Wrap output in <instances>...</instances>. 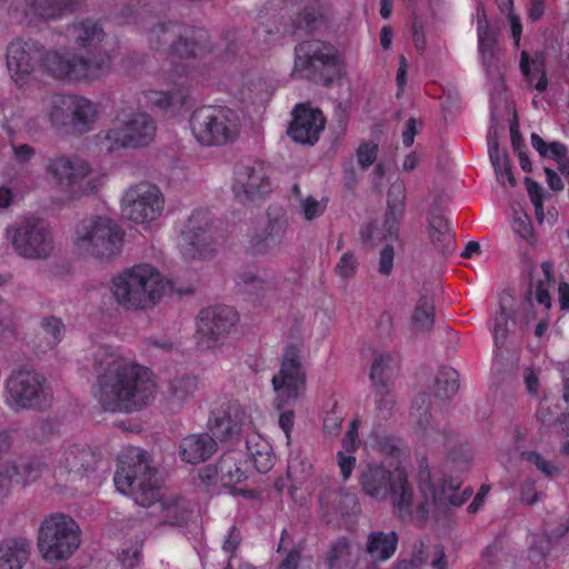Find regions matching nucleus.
Segmentation results:
<instances>
[{
  "instance_id": "1",
  "label": "nucleus",
  "mask_w": 569,
  "mask_h": 569,
  "mask_svg": "<svg viewBox=\"0 0 569 569\" xmlns=\"http://www.w3.org/2000/svg\"><path fill=\"white\" fill-rule=\"evenodd\" d=\"M97 372V399L103 410L132 412L147 407L154 398L151 371L102 346L93 355Z\"/></svg>"
},
{
  "instance_id": "2",
  "label": "nucleus",
  "mask_w": 569,
  "mask_h": 569,
  "mask_svg": "<svg viewBox=\"0 0 569 569\" xmlns=\"http://www.w3.org/2000/svg\"><path fill=\"white\" fill-rule=\"evenodd\" d=\"M418 486L422 499L413 507V489L408 482L407 473L403 470H397L389 493L397 516L402 522L423 526L429 519L431 502L459 507L473 492L470 487L460 491L461 480L451 476H443L437 486L432 480L426 457L419 460Z\"/></svg>"
},
{
  "instance_id": "3",
  "label": "nucleus",
  "mask_w": 569,
  "mask_h": 569,
  "mask_svg": "<svg viewBox=\"0 0 569 569\" xmlns=\"http://www.w3.org/2000/svg\"><path fill=\"white\" fill-rule=\"evenodd\" d=\"M166 289L160 272L150 264H138L112 278L110 291L126 310H142L156 305Z\"/></svg>"
},
{
  "instance_id": "4",
  "label": "nucleus",
  "mask_w": 569,
  "mask_h": 569,
  "mask_svg": "<svg viewBox=\"0 0 569 569\" xmlns=\"http://www.w3.org/2000/svg\"><path fill=\"white\" fill-rule=\"evenodd\" d=\"M156 473L147 452L130 447L118 458L114 485L119 491L130 495L136 503L148 506L159 496Z\"/></svg>"
},
{
  "instance_id": "5",
  "label": "nucleus",
  "mask_w": 569,
  "mask_h": 569,
  "mask_svg": "<svg viewBox=\"0 0 569 569\" xmlns=\"http://www.w3.org/2000/svg\"><path fill=\"white\" fill-rule=\"evenodd\" d=\"M345 73V62L330 43L311 39L295 47L291 76L328 86Z\"/></svg>"
},
{
  "instance_id": "6",
  "label": "nucleus",
  "mask_w": 569,
  "mask_h": 569,
  "mask_svg": "<svg viewBox=\"0 0 569 569\" xmlns=\"http://www.w3.org/2000/svg\"><path fill=\"white\" fill-rule=\"evenodd\" d=\"M123 236L114 220L90 217L77 224L72 242L80 256L109 261L121 252Z\"/></svg>"
},
{
  "instance_id": "7",
  "label": "nucleus",
  "mask_w": 569,
  "mask_h": 569,
  "mask_svg": "<svg viewBox=\"0 0 569 569\" xmlns=\"http://www.w3.org/2000/svg\"><path fill=\"white\" fill-rule=\"evenodd\" d=\"M189 122L196 140L206 147L232 143L239 138L242 127L239 114L221 106H203L196 109Z\"/></svg>"
},
{
  "instance_id": "8",
  "label": "nucleus",
  "mask_w": 569,
  "mask_h": 569,
  "mask_svg": "<svg viewBox=\"0 0 569 569\" xmlns=\"http://www.w3.org/2000/svg\"><path fill=\"white\" fill-rule=\"evenodd\" d=\"M50 398L46 377L34 369L14 370L6 381V403L16 412L42 410L49 406Z\"/></svg>"
},
{
  "instance_id": "9",
  "label": "nucleus",
  "mask_w": 569,
  "mask_h": 569,
  "mask_svg": "<svg viewBox=\"0 0 569 569\" xmlns=\"http://www.w3.org/2000/svg\"><path fill=\"white\" fill-rule=\"evenodd\" d=\"M157 124L150 114L136 112L96 137L101 151L112 153L122 149H139L148 146L154 138Z\"/></svg>"
},
{
  "instance_id": "10",
  "label": "nucleus",
  "mask_w": 569,
  "mask_h": 569,
  "mask_svg": "<svg viewBox=\"0 0 569 569\" xmlns=\"http://www.w3.org/2000/svg\"><path fill=\"white\" fill-rule=\"evenodd\" d=\"M80 546L79 527L64 515L46 518L39 529L38 547L48 561L68 559Z\"/></svg>"
},
{
  "instance_id": "11",
  "label": "nucleus",
  "mask_w": 569,
  "mask_h": 569,
  "mask_svg": "<svg viewBox=\"0 0 569 569\" xmlns=\"http://www.w3.org/2000/svg\"><path fill=\"white\" fill-rule=\"evenodd\" d=\"M272 387L276 393L274 405L278 409L298 400L306 391V373L301 363V345L286 346L280 369L272 377Z\"/></svg>"
},
{
  "instance_id": "12",
  "label": "nucleus",
  "mask_w": 569,
  "mask_h": 569,
  "mask_svg": "<svg viewBox=\"0 0 569 569\" xmlns=\"http://www.w3.org/2000/svg\"><path fill=\"white\" fill-rule=\"evenodd\" d=\"M14 251L27 259H47L54 250L52 232L37 218H27L7 229Z\"/></svg>"
},
{
  "instance_id": "13",
  "label": "nucleus",
  "mask_w": 569,
  "mask_h": 569,
  "mask_svg": "<svg viewBox=\"0 0 569 569\" xmlns=\"http://www.w3.org/2000/svg\"><path fill=\"white\" fill-rule=\"evenodd\" d=\"M411 417L415 419L413 431L417 438L426 445L442 446L449 451V458L457 460L455 446L461 445L459 435L453 433L447 426L440 428L430 411V395L419 393L412 401Z\"/></svg>"
},
{
  "instance_id": "14",
  "label": "nucleus",
  "mask_w": 569,
  "mask_h": 569,
  "mask_svg": "<svg viewBox=\"0 0 569 569\" xmlns=\"http://www.w3.org/2000/svg\"><path fill=\"white\" fill-rule=\"evenodd\" d=\"M400 222L396 218L383 216L366 222L360 230V240L371 249L379 250L378 272L391 274L395 262V243L400 240Z\"/></svg>"
},
{
  "instance_id": "15",
  "label": "nucleus",
  "mask_w": 569,
  "mask_h": 569,
  "mask_svg": "<svg viewBox=\"0 0 569 569\" xmlns=\"http://www.w3.org/2000/svg\"><path fill=\"white\" fill-rule=\"evenodd\" d=\"M41 59L47 70L59 79L97 78L107 72L110 67V59L107 56L91 59L50 51Z\"/></svg>"
},
{
  "instance_id": "16",
  "label": "nucleus",
  "mask_w": 569,
  "mask_h": 569,
  "mask_svg": "<svg viewBox=\"0 0 569 569\" xmlns=\"http://www.w3.org/2000/svg\"><path fill=\"white\" fill-rule=\"evenodd\" d=\"M46 172L58 190L78 196L84 191L91 167L78 156L56 154L48 159Z\"/></svg>"
},
{
  "instance_id": "17",
  "label": "nucleus",
  "mask_w": 569,
  "mask_h": 569,
  "mask_svg": "<svg viewBox=\"0 0 569 569\" xmlns=\"http://www.w3.org/2000/svg\"><path fill=\"white\" fill-rule=\"evenodd\" d=\"M53 461L58 477L76 482L94 473L99 457L87 445L66 442L54 453Z\"/></svg>"
},
{
  "instance_id": "18",
  "label": "nucleus",
  "mask_w": 569,
  "mask_h": 569,
  "mask_svg": "<svg viewBox=\"0 0 569 569\" xmlns=\"http://www.w3.org/2000/svg\"><path fill=\"white\" fill-rule=\"evenodd\" d=\"M122 203L124 217L143 224L154 221L161 216L164 199L157 186L144 182L129 188Z\"/></svg>"
},
{
  "instance_id": "19",
  "label": "nucleus",
  "mask_w": 569,
  "mask_h": 569,
  "mask_svg": "<svg viewBox=\"0 0 569 569\" xmlns=\"http://www.w3.org/2000/svg\"><path fill=\"white\" fill-rule=\"evenodd\" d=\"M237 322L236 311L227 306L209 307L199 315L197 345L202 350L224 342Z\"/></svg>"
},
{
  "instance_id": "20",
  "label": "nucleus",
  "mask_w": 569,
  "mask_h": 569,
  "mask_svg": "<svg viewBox=\"0 0 569 569\" xmlns=\"http://www.w3.org/2000/svg\"><path fill=\"white\" fill-rule=\"evenodd\" d=\"M232 190L242 203L256 202L271 192V182L262 163L248 161L236 167Z\"/></svg>"
},
{
  "instance_id": "21",
  "label": "nucleus",
  "mask_w": 569,
  "mask_h": 569,
  "mask_svg": "<svg viewBox=\"0 0 569 569\" xmlns=\"http://www.w3.org/2000/svg\"><path fill=\"white\" fill-rule=\"evenodd\" d=\"M399 369V357L395 353H380L375 357L370 379L376 390V402L379 415H390L395 405L391 393L393 378Z\"/></svg>"
},
{
  "instance_id": "22",
  "label": "nucleus",
  "mask_w": 569,
  "mask_h": 569,
  "mask_svg": "<svg viewBox=\"0 0 569 569\" xmlns=\"http://www.w3.org/2000/svg\"><path fill=\"white\" fill-rule=\"evenodd\" d=\"M42 58L41 46L32 40L16 39L7 48V68L17 86H24Z\"/></svg>"
},
{
  "instance_id": "23",
  "label": "nucleus",
  "mask_w": 569,
  "mask_h": 569,
  "mask_svg": "<svg viewBox=\"0 0 569 569\" xmlns=\"http://www.w3.org/2000/svg\"><path fill=\"white\" fill-rule=\"evenodd\" d=\"M183 254L189 258L204 257L214 250L216 238L210 219L204 211H194L181 234Z\"/></svg>"
},
{
  "instance_id": "24",
  "label": "nucleus",
  "mask_w": 569,
  "mask_h": 569,
  "mask_svg": "<svg viewBox=\"0 0 569 569\" xmlns=\"http://www.w3.org/2000/svg\"><path fill=\"white\" fill-rule=\"evenodd\" d=\"M326 119L322 111L309 103H300L292 110L288 136L300 144H315L323 131Z\"/></svg>"
},
{
  "instance_id": "25",
  "label": "nucleus",
  "mask_w": 569,
  "mask_h": 569,
  "mask_svg": "<svg viewBox=\"0 0 569 569\" xmlns=\"http://www.w3.org/2000/svg\"><path fill=\"white\" fill-rule=\"evenodd\" d=\"M248 417L241 406L233 400L216 405L211 409L208 428L216 440H227L241 432Z\"/></svg>"
},
{
  "instance_id": "26",
  "label": "nucleus",
  "mask_w": 569,
  "mask_h": 569,
  "mask_svg": "<svg viewBox=\"0 0 569 569\" xmlns=\"http://www.w3.org/2000/svg\"><path fill=\"white\" fill-rule=\"evenodd\" d=\"M261 12L271 17L282 12L289 16L296 12L297 18L293 20V24L296 29L306 32L317 29L321 17L318 3L313 0H268Z\"/></svg>"
},
{
  "instance_id": "27",
  "label": "nucleus",
  "mask_w": 569,
  "mask_h": 569,
  "mask_svg": "<svg viewBox=\"0 0 569 569\" xmlns=\"http://www.w3.org/2000/svg\"><path fill=\"white\" fill-rule=\"evenodd\" d=\"M288 220L284 217L268 219L260 229L249 238V250L253 254H278L287 247Z\"/></svg>"
},
{
  "instance_id": "28",
  "label": "nucleus",
  "mask_w": 569,
  "mask_h": 569,
  "mask_svg": "<svg viewBox=\"0 0 569 569\" xmlns=\"http://www.w3.org/2000/svg\"><path fill=\"white\" fill-rule=\"evenodd\" d=\"M80 0H13L10 11L20 22L53 19L77 8Z\"/></svg>"
},
{
  "instance_id": "29",
  "label": "nucleus",
  "mask_w": 569,
  "mask_h": 569,
  "mask_svg": "<svg viewBox=\"0 0 569 569\" xmlns=\"http://www.w3.org/2000/svg\"><path fill=\"white\" fill-rule=\"evenodd\" d=\"M212 50L210 37L206 31L181 26L180 34L171 42L168 52L178 59H190Z\"/></svg>"
},
{
  "instance_id": "30",
  "label": "nucleus",
  "mask_w": 569,
  "mask_h": 569,
  "mask_svg": "<svg viewBox=\"0 0 569 569\" xmlns=\"http://www.w3.org/2000/svg\"><path fill=\"white\" fill-rule=\"evenodd\" d=\"M217 449V440L210 433H190L181 439L179 456L187 463L198 465L211 458Z\"/></svg>"
},
{
  "instance_id": "31",
  "label": "nucleus",
  "mask_w": 569,
  "mask_h": 569,
  "mask_svg": "<svg viewBox=\"0 0 569 569\" xmlns=\"http://www.w3.org/2000/svg\"><path fill=\"white\" fill-rule=\"evenodd\" d=\"M42 472L39 461L28 460L21 462L4 461L0 463V481L2 491L12 485L27 486L36 481Z\"/></svg>"
},
{
  "instance_id": "32",
  "label": "nucleus",
  "mask_w": 569,
  "mask_h": 569,
  "mask_svg": "<svg viewBox=\"0 0 569 569\" xmlns=\"http://www.w3.org/2000/svg\"><path fill=\"white\" fill-rule=\"evenodd\" d=\"M147 508H152L151 515L159 518V523L170 526H181L187 522L192 510L190 505L177 497L158 498Z\"/></svg>"
},
{
  "instance_id": "33",
  "label": "nucleus",
  "mask_w": 569,
  "mask_h": 569,
  "mask_svg": "<svg viewBox=\"0 0 569 569\" xmlns=\"http://www.w3.org/2000/svg\"><path fill=\"white\" fill-rule=\"evenodd\" d=\"M198 379L191 375L173 378L168 382L164 392L166 407L171 412H179L194 397Z\"/></svg>"
},
{
  "instance_id": "34",
  "label": "nucleus",
  "mask_w": 569,
  "mask_h": 569,
  "mask_svg": "<svg viewBox=\"0 0 569 569\" xmlns=\"http://www.w3.org/2000/svg\"><path fill=\"white\" fill-rule=\"evenodd\" d=\"M70 121L68 129L76 133H86L92 130L97 118V106L89 99L81 96H72L70 107Z\"/></svg>"
},
{
  "instance_id": "35",
  "label": "nucleus",
  "mask_w": 569,
  "mask_h": 569,
  "mask_svg": "<svg viewBox=\"0 0 569 569\" xmlns=\"http://www.w3.org/2000/svg\"><path fill=\"white\" fill-rule=\"evenodd\" d=\"M67 38L80 48L96 47L106 37L101 24L92 19H86L69 26Z\"/></svg>"
},
{
  "instance_id": "36",
  "label": "nucleus",
  "mask_w": 569,
  "mask_h": 569,
  "mask_svg": "<svg viewBox=\"0 0 569 569\" xmlns=\"http://www.w3.org/2000/svg\"><path fill=\"white\" fill-rule=\"evenodd\" d=\"M321 509L326 515L337 512L342 519L351 517L356 507V495L350 491L326 489L319 497Z\"/></svg>"
},
{
  "instance_id": "37",
  "label": "nucleus",
  "mask_w": 569,
  "mask_h": 569,
  "mask_svg": "<svg viewBox=\"0 0 569 569\" xmlns=\"http://www.w3.org/2000/svg\"><path fill=\"white\" fill-rule=\"evenodd\" d=\"M396 473L382 466L369 465L363 473L361 485L363 491L371 497H386L395 482Z\"/></svg>"
},
{
  "instance_id": "38",
  "label": "nucleus",
  "mask_w": 569,
  "mask_h": 569,
  "mask_svg": "<svg viewBox=\"0 0 569 569\" xmlns=\"http://www.w3.org/2000/svg\"><path fill=\"white\" fill-rule=\"evenodd\" d=\"M72 96L49 94L42 99V111L52 127L67 128L70 121Z\"/></svg>"
},
{
  "instance_id": "39",
  "label": "nucleus",
  "mask_w": 569,
  "mask_h": 569,
  "mask_svg": "<svg viewBox=\"0 0 569 569\" xmlns=\"http://www.w3.org/2000/svg\"><path fill=\"white\" fill-rule=\"evenodd\" d=\"M398 543L396 531H372L368 536L366 550L373 561H387L396 553Z\"/></svg>"
},
{
  "instance_id": "40",
  "label": "nucleus",
  "mask_w": 569,
  "mask_h": 569,
  "mask_svg": "<svg viewBox=\"0 0 569 569\" xmlns=\"http://www.w3.org/2000/svg\"><path fill=\"white\" fill-rule=\"evenodd\" d=\"M429 236L432 246L442 254L451 253L455 249V236L450 222L443 216L432 214L429 220Z\"/></svg>"
},
{
  "instance_id": "41",
  "label": "nucleus",
  "mask_w": 569,
  "mask_h": 569,
  "mask_svg": "<svg viewBox=\"0 0 569 569\" xmlns=\"http://www.w3.org/2000/svg\"><path fill=\"white\" fill-rule=\"evenodd\" d=\"M28 556V543L24 539L4 540L0 543V569H22Z\"/></svg>"
},
{
  "instance_id": "42",
  "label": "nucleus",
  "mask_w": 569,
  "mask_h": 569,
  "mask_svg": "<svg viewBox=\"0 0 569 569\" xmlns=\"http://www.w3.org/2000/svg\"><path fill=\"white\" fill-rule=\"evenodd\" d=\"M181 26L174 21H158L148 27L146 34L150 47L154 50H169L171 42L180 34Z\"/></svg>"
},
{
  "instance_id": "43",
  "label": "nucleus",
  "mask_w": 569,
  "mask_h": 569,
  "mask_svg": "<svg viewBox=\"0 0 569 569\" xmlns=\"http://www.w3.org/2000/svg\"><path fill=\"white\" fill-rule=\"evenodd\" d=\"M237 284L250 295H259L273 286V278L268 272L247 268L238 274Z\"/></svg>"
},
{
  "instance_id": "44",
  "label": "nucleus",
  "mask_w": 569,
  "mask_h": 569,
  "mask_svg": "<svg viewBox=\"0 0 569 569\" xmlns=\"http://www.w3.org/2000/svg\"><path fill=\"white\" fill-rule=\"evenodd\" d=\"M143 98L149 108L163 112L172 111L184 103V94L180 90H148L143 92Z\"/></svg>"
},
{
  "instance_id": "45",
  "label": "nucleus",
  "mask_w": 569,
  "mask_h": 569,
  "mask_svg": "<svg viewBox=\"0 0 569 569\" xmlns=\"http://www.w3.org/2000/svg\"><path fill=\"white\" fill-rule=\"evenodd\" d=\"M356 448V418L350 420L349 429L342 439V449L337 453L338 466L343 480L350 478L355 468V457L351 453Z\"/></svg>"
},
{
  "instance_id": "46",
  "label": "nucleus",
  "mask_w": 569,
  "mask_h": 569,
  "mask_svg": "<svg viewBox=\"0 0 569 569\" xmlns=\"http://www.w3.org/2000/svg\"><path fill=\"white\" fill-rule=\"evenodd\" d=\"M411 323L417 332L431 331L435 323V305L431 298H419L411 316Z\"/></svg>"
},
{
  "instance_id": "47",
  "label": "nucleus",
  "mask_w": 569,
  "mask_h": 569,
  "mask_svg": "<svg viewBox=\"0 0 569 569\" xmlns=\"http://www.w3.org/2000/svg\"><path fill=\"white\" fill-rule=\"evenodd\" d=\"M459 389V372L449 367L440 368L435 380L436 397L450 399Z\"/></svg>"
},
{
  "instance_id": "48",
  "label": "nucleus",
  "mask_w": 569,
  "mask_h": 569,
  "mask_svg": "<svg viewBox=\"0 0 569 569\" xmlns=\"http://www.w3.org/2000/svg\"><path fill=\"white\" fill-rule=\"evenodd\" d=\"M497 40L493 32L488 27L478 26V50L481 57V63L485 71L489 74L495 60Z\"/></svg>"
},
{
  "instance_id": "49",
  "label": "nucleus",
  "mask_w": 569,
  "mask_h": 569,
  "mask_svg": "<svg viewBox=\"0 0 569 569\" xmlns=\"http://www.w3.org/2000/svg\"><path fill=\"white\" fill-rule=\"evenodd\" d=\"M220 483L223 487L233 488L234 485L244 478L243 471L238 466L232 455H223L217 462Z\"/></svg>"
},
{
  "instance_id": "50",
  "label": "nucleus",
  "mask_w": 569,
  "mask_h": 569,
  "mask_svg": "<svg viewBox=\"0 0 569 569\" xmlns=\"http://www.w3.org/2000/svg\"><path fill=\"white\" fill-rule=\"evenodd\" d=\"M489 157L495 168L498 180L501 183L506 181L509 182L510 186L516 184V178L512 173L511 166L506 156L500 154L498 143L496 141H489Z\"/></svg>"
},
{
  "instance_id": "51",
  "label": "nucleus",
  "mask_w": 569,
  "mask_h": 569,
  "mask_svg": "<svg viewBox=\"0 0 569 569\" xmlns=\"http://www.w3.org/2000/svg\"><path fill=\"white\" fill-rule=\"evenodd\" d=\"M406 188L403 182H393L387 194L386 216L401 221L405 212Z\"/></svg>"
},
{
  "instance_id": "52",
  "label": "nucleus",
  "mask_w": 569,
  "mask_h": 569,
  "mask_svg": "<svg viewBox=\"0 0 569 569\" xmlns=\"http://www.w3.org/2000/svg\"><path fill=\"white\" fill-rule=\"evenodd\" d=\"M531 146L542 158H548L558 161L565 153L567 147L558 141L546 142L538 133H531Z\"/></svg>"
},
{
  "instance_id": "53",
  "label": "nucleus",
  "mask_w": 569,
  "mask_h": 569,
  "mask_svg": "<svg viewBox=\"0 0 569 569\" xmlns=\"http://www.w3.org/2000/svg\"><path fill=\"white\" fill-rule=\"evenodd\" d=\"M569 531V519L565 518L561 519L559 522V526L557 529L551 530L549 533H547L540 541V543H545L546 548L543 546L537 547L536 545L532 546L530 550V555L532 558H535V553L538 552L540 558H547L551 555V549L556 545L557 540L559 538H562L567 532Z\"/></svg>"
},
{
  "instance_id": "54",
  "label": "nucleus",
  "mask_w": 569,
  "mask_h": 569,
  "mask_svg": "<svg viewBox=\"0 0 569 569\" xmlns=\"http://www.w3.org/2000/svg\"><path fill=\"white\" fill-rule=\"evenodd\" d=\"M429 558L428 548L423 541L413 545L410 559H400L393 563L391 569H422Z\"/></svg>"
},
{
  "instance_id": "55",
  "label": "nucleus",
  "mask_w": 569,
  "mask_h": 569,
  "mask_svg": "<svg viewBox=\"0 0 569 569\" xmlns=\"http://www.w3.org/2000/svg\"><path fill=\"white\" fill-rule=\"evenodd\" d=\"M42 333L47 339V347L54 348L64 336V325L61 319L49 316L41 320Z\"/></svg>"
},
{
  "instance_id": "56",
  "label": "nucleus",
  "mask_w": 569,
  "mask_h": 569,
  "mask_svg": "<svg viewBox=\"0 0 569 569\" xmlns=\"http://www.w3.org/2000/svg\"><path fill=\"white\" fill-rule=\"evenodd\" d=\"M328 206V198L317 199L313 196H306L299 203V212L306 221H313L321 217Z\"/></svg>"
},
{
  "instance_id": "57",
  "label": "nucleus",
  "mask_w": 569,
  "mask_h": 569,
  "mask_svg": "<svg viewBox=\"0 0 569 569\" xmlns=\"http://www.w3.org/2000/svg\"><path fill=\"white\" fill-rule=\"evenodd\" d=\"M520 459L537 468L546 477H553L559 475L560 469L552 461L545 459L536 450H525L520 452Z\"/></svg>"
},
{
  "instance_id": "58",
  "label": "nucleus",
  "mask_w": 569,
  "mask_h": 569,
  "mask_svg": "<svg viewBox=\"0 0 569 569\" xmlns=\"http://www.w3.org/2000/svg\"><path fill=\"white\" fill-rule=\"evenodd\" d=\"M351 557V543L350 541L341 537L336 540L328 551L327 562L329 568L333 569L340 565L347 562Z\"/></svg>"
},
{
  "instance_id": "59",
  "label": "nucleus",
  "mask_w": 569,
  "mask_h": 569,
  "mask_svg": "<svg viewBox=\"0 0 569 569\" xmlns=\"http://www.w3.org/2000/svg\"><path fill=\"white\" fill-rule=\"evenodd\" d=\"M509 313L505 307L500 308V311L496 313L492 320V336L497 348H501L508 337L509 328Z\"/></svg>"
},
{
  "instance_id": "60",
  "label": "nucleus",
  "mask_w": 569,
  "mask_h": 569,
  "mask_svg": "<svg viewBox=\"0 0 569 569\" xmlns=\"http://www.w3.org/2000/svg\"><path fill=\"white\" fill-rule=\"evenodd\" d=\"M312 465L307 458L295 457L289 461L288 476L296 482H303L311 473Z\"/></svg>"
},
{
  "instance_id": "61",
  "label": "nucleus",
  "mask_w": 569,
  "mask_h": 569,
  "mask_svg": "<svg viewBox=\"0 0 569 569\" xmlns=\"http://www.w3.org/2000/svg\"><path fill=\"white\" fill-rule=\"evenodd\" d=\"M525 184L535 207L537 219L541 222L543 220V190L538 182L529 177L525 178Z\"/></svg>"
},
{
  "instance_id": "62",
  "label": "nucleus",
  "mask_w": 569,
  "mask_h": 569,
  "mask_svg": "<svg viewBox=\"0 0 569 569\" xmlns=\"http://www.w3.org/2000/svg\"><path fill=\"white\" fill-rule=\"evenodd\" d=\"M519 493L521 502L528 506H533L541 500V492L537 490V481L531 478L521 481Z\"/></svg>"
},
{
  "instance_id": "63",
  "label": "nucleus",
  "mask_w": 569,
  "mask_h": 569,
  "mask_svg": "<svg viewBox=\"0 0 569 569\" xmlns=\"http://www.w3.org/2000/svg\"><path fill=\"white\" fill-rule=\"evenodd\" d=\"M378 156V144L373 142H362L358 146V166L361 168L370 167Z\"/></svg>"
},
{
  "instance_id": "64",
  "label": "nucleus",
  "mask_w": 569,
  "mask_h": 569,
  "mask_svg": "<svg viewBox=\"0 0 569 569\" xmlns=\"http://www.w3.org/2000/svg\"><path fill=\"white\" fill-rule=\"evenodd\" d=\"M356 270V258L351 251L343 253L336 266V273L343 280L351 279Z\"/></svg>"
}]
</instances>
